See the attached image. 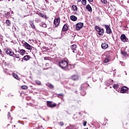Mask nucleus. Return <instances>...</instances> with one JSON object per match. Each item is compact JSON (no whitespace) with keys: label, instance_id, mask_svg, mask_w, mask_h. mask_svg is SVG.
Returning a JSON list of instances; mask_svg holds the SVG:
<instances>
[{"label":"nucleus","instance_id":"f257e3e1","mask_svg":"<svg viewBox=\"0 0 129 129\" xmlns=\"http://www.w3.org/2000/svg\"><path fill=\"white\" fill-rule=\"evenodd\" d=\"M59 66L63 69V70H70L71 69L72 66L71 64H68V62L65 60H62L59 62Z\"/></svg>","mask_w":129,"mask_h":129},{"label":"nucleus","instance_id":"f03ea898","mask_svg":"<svg viewBox=\"0 0 129 129\" xmlns=\"http://www.w3.org/2000/svg\"><path fill=\"white\" fill-rule=\"evenodd\" d=\"M6 53L8 55H10V56H13L14 58H17V59H20V54L17 53H15L13 51H11L10 49H7Z\"/></svg>","mask_w":129,"mask_h":129},{"label":"nucleus","instance_id":"7ed1b4c3","mask_svg":"<svg viewBox=\"0 0 129 129\" xmlns=\"http://www.w3.org/2000/svg\"><path fill=\"white\" fill-rule=\"evenodd\" d=\"M95 30L97 32H98V35L99 36H103V34L104 33V30L103 29H101L99 26H96Z\"/></svg>","mask_w":129,"mask_h":129},{"label":"nucleus","instance_id":"20e7f679","mask_svg":"<svg viewBox=\"0 0 129 129\" xmlns=\"http://www.w3.org/2000/svg\"><path fill=\"white\" fill-rule=\"evenodd\" d=\"M23 45L24 46V48H25V49L29 50L30 51H31L33 48H34V47L30 45L29 43H28V42H24L23 43Z\"/></svg>","mask_w":129,"mask_h":129},{"label":"nucleus","instance_id":"39448f33","mask_svg":"<svg viewBox=\"0 0 129 129\" xmlns=\"http://www.w3.org/2000/svg\"><path fill=\"white\" fill-rule=\"evenodd\" d=\"M83 27V23H78L76 25V30L77 31H80V29H82Z\"/></svg>","mask_w":129,"mask_h":129},{"label":"nucleus","instance_id":"423d86ee","mask_svg":"<svg viewBox=\"0 0 129 129\" xmlns=\"http://www.w3.org/2000/svg\"><path fill=\"white\" fill-rule=\"evenodd\" d=\"M47 105L48 107H56V103H52V102L47 101Z\"/></svg>","mask_w":129,"mask_h":129},{"label":"nucleus","instance_id":"0eeeda50","mask_svg":"<svg viewBox=\"0 0 129 129\" xmlns=\"http://www.w3.org/2000/svg\"><path fill=\"white\" fill-rule=\"evenodd\" d=\"M60 24V18H55L54 20V25L55 27H58Z\"/></svg>","mask_w":129,"mask_h":129},{"label":"nucleus","instance_id":"6e6552de","mask_svg":"<svg viewBox=\"0 0 129 129\" xmlns=\"http://www.w3.org/2000/svg\"><path fill=\"white\" fill-rule=\"evenodd\" d=\"M105 27L106 30L107 34H110L111 33V29L109 27V26L105 25Z\"/></svg>","mask_w":129,"mask_h":129},{"label":"nucleus","instance_id":"1a4fd4ad","mask_svg":"<svg viewBox=\"0 0 129 129\" xmlns=\"http://www.w3.org/2000/svg\"><path fill=\"white\" fill-rule=\"evenodd\" d=\"M127 90H128V88L126 87H123L120 90V92L121 93H125Z\"/></svg>","mask_w":129,"mask_h":129},{"label":"nucleus","instance_id":"9d476101","mask_svg":"<svg viewBox=\"0 0 129 129\" xmlns=\"http://www.w3.org/2000/svg\"><path fill=\"white\" fill-rule=\"evenodd\" d=\"M76 48H77V45H76V44H73L72 45L71 49L73 53H77V51H76Z\"/></svg>","mask_w":129,"mask_h":129},{"label":"nucleus","instance_id":"9b49d317","mask_svg":"<svg viewBox=\"0 0 129 129\" xmlns=\"http://www.w3.org/2000/svg\"><path fill=\"white\" fill-rule=\"evenodd\" d=\"M120 39L122 42H125V41H126V37L125 36V35L121 34Z\"/></svg>","mask_w":129,"mask_h":129},{"label":"nucleus","instance_id":"f8f14e48","mask_svg":"<svg viewBox=\"0 0 129 129\" xmlns=\"http://www.w3.org/2000/svg\"><path fill=\"white\" fill-rule=\"evenodd\" d=\"M30 59H31V56L28 55L24 56L23 58V59L25 61H28V60H30Z\"/></svg>","mask_w":129,"mask_h":129},{"label":"nucleus","instance_id":"ddd939ff","mask_svg":"<svg viewBox=\"0 0 129 129\" xmlns=\"http://www.w3.org/2000/svg\"><path fill=\"white\" fill-rule=\"evenodd\" d=\"M101 47L102 49H107L108 48V44L107 43H102L101 44Z\"/></svg>","mask_w":129,"mask_h":129},{"label":"nucleus","instance_id":"4468645a","mask_svg":"<svg viewBox=\"0 0 129 129\" xmlns=\"http://www.w3.org/2000/svg\"><path fill=\"white\" fill-rule=\"evenodd\" d=\"M70 19L71 20V21L75 22L76 21H77V17H76L75 16L73 15L70 17Z\"/></svg>","mask_w":129,"mask_h":129},{"label":"nucleus","instance_id":"2eb2a0df","mask_svg":"<svg viewBox=\"0 0 129 129\" xmlns=\"http://www.w3.org/2000/svg\"><path fill=\"white\" fill-rule=\"evenodd\" d=\"M78 78H79V77H78V76H77V75H73L72 76V79L73 80H74V81H75V80H78Z\"/></svg>","mask_w":129,"mask_h":129},{"label":"nucleus","instance_id":"dca6fc26","mask_svg":"<svg viewBox=\"0 0 129 129\" xmlns=\"http://www.w3.org/2000/svg\"><path fill=\"white\" fill-rule=\"evenodd\" d=\"M86 9L88 10L89 12H92V8H91V6L89 4L87 5Z\"/></svg>","mask_w":129,"mask_h":129},{"label":"nucleus","instance_id":"f3484780","mask_svg":"<svg viewBox=\"0 0 129 129\" xmlns=\"http://www.w3.org/2000/svg\"><path fill=\"white\" fill-rule=\"evenodd\" d=\"M62 31L63 32H66V31H68V26H67V25H64L62 28Z\"/></svg>","mask_w":129,"mask_h":129},{"label":"nucleus","instance_id":"a211bd4d","mask_svg":"<svg viewBox=\"0 0 129 129\" xmlns=\"http://www.w3.org/2000/svg\"><path fill=\"white\" fill-rule=\"evenodd\" d=\"M29 24L32 29H36V26H35V24L32 21L29 22Z\"/></svg>","mask_w":129,"mask_h":129},{"label":"nucleus","instance_id":"6ab92c4d","mask_svg":"<svg viewBox=\"0 0 129 129\" xmlns=\"http://www.w3.org/2000/svg\"><path fill=\"white\" fill-rule=\"evenodd\" d=\"M19 53H20V55L24 56L25 53H26V50H25V49H21L19 51Z\"/></svg>","mask_w":129,"mask_h":129},{"label":"nucleus","instance_id":"aec40b11","mask_svg":"<svg viewBox=\"0 0 129 129\" xmlns=\"http://www.w3.org/2000/svg\"><path fill=\"white\" fill-rule=\"evenodd\" d=\"M121 53L123 56H124V57H127L128 55H127V53L125 51H121Z\"/></svg>","mask_w":129,"mask_h":129},{"label":"nucleus","instance_id":"412c9836","mask_svg":"<svg viewBox=\"0 0 129 129\" xmlns=\"http://www.w3.org/2000/svg\"><path fill=\"white\" fill-rule=\"evenodd\" d=\"M39 16H40V17H41V18H44L45 19H47V16L44 15V14H43L42 13L40 12L38 14Z\"/></svg>","mask_w":129,"mask_h":129},{"label":"nucleus","instance_id":"4be33fe9","mask_svg":"<svg viewBox=\"0 0 129 129\" xmlns=\"http://www.w3.org/2000/svg\"><path fill=\"white\" fill-rule=\"evenodd\" d=\"M6 23L8 27H11V21L7 20H6Z\"/></svg>","mask_w":129,"mask_h":129},{"label":"nucleus","instance_id":"5701e85b","mask_svg":"<svg viewBox=\"0 0 129 129\" xmlns=\"http://www.w3.org/2000/svg\"><path fill=\"white\" fill-rule=\"evenodd\" d=\"M12 75L15 79H17V80H19V76H18V75H16L15 73H13Z\"/></svg>","mask_w":129,"mask_h":129},{"label":"nucleus","instance_id":"b1692460","mask_svg":"<svg viewBox=\"0 0 129 129\" xmlns=\"http://www.w3.org/2000/svg\"><path fill=\"white\" fill-rule=\"evenodd\" d=\"M72 9L73 11H77V6H76V5H73Z\"/></svg>","mask_w":129,"mask_h":129},{"label":"nucleus","instance_id":"393cba45","mask_svg":"<svg viewBox=\"0 0 129 129\" xmlns=\"http://www.w3.org/2000/svg\"><path fill=\"white\" fill-rule=\"evenodd\" d=\"M22 89H24L25 90L28 89V86L24 85L21 87Z\"/></svg>","mask_w":129,"mask_h":129},{"label":"nucleus","instance_id":"a878e982","mask_svg":"<svg viewBox=\"0 0 129 129\" xmlns=\"http://www.w3.org/2000/svg\"><path fill=\"white\" fill-rule=\"evenodd\" d=\"M35 83L37 84L38 85H41V82L39 80H36L35 81Z\"/></svg>","mask_w":129,"mask_h":129},{"label":"nucleus","instance_id":"bb28decb","mask_svg":"<svg viewBox=\"0 0 129 129\" xmlns=\"http://www.w3.org/2000/svg\"><path fill=\"white\" fill-rule=\"evenodd\" d=\"M113 87L114 88V89H117L118 88V85L114 84L113 85Z\"/></svg>","mask_w":129,"mask_h":129},{"label":"nucleus","instance_id":"cd10ccee","mask_svg":"<svg viewBox=\"0 0 129 129\" xmlns=\"http://www.w3.org/2000/svg\"><path fill=\"white\" fill-rule=\"evenodd\" d=\"M82 4L83 6H86V0H82Z\"/></svg>","mask_w":129,"mask_h":129},{"label":"nucleus","instance_id":"c85d7f7f","mask_svg":"<svg viewBox=\"0 0 129 129\" xmlns=\"http://www.w3.org/2000/svg\"><path fill=\"white\" fill-rule=\"evenodd\" d=\"M104 63H107L108 62H109V58H106L105 60H103Z\"/></svg>","mask_w":129,"mask_h":129},{"label":"nucleus","instance_id":"c756f323","mask_svg":"<svg viewBox=\"0 0 129 129\" xmlns=\"http://www.w3.org/2000/svg\"><path fill=\"white\" fill-rule=\"evenodd\" d=\"M102 4H107V0H101Z\"/></svg>","mask_w":129,"mask_h":129},{"label":"nucleus","instance_id":"7c9ffc66","mask_svg":"<svg viewBox=\"0 0 129 129\" xmlns=\"http://www.w3.org/2000/svg\"><path fill=\"white\" fill-rule=\"evenodd\" d=\"M48 87H49V88L53 89L54 88V86L52 84H49L48 85Z\"/></svg>","mask_w":129,"mask_h":129},{"label":"nucleus","instance_id":"2f4dec72","mask_svg":"<svg viewBox=\"0 0 129 129\" xmlns=\"http://www.w3.org/2000/svg\"><path fill=\"white\" fill-rule=\"evenodd\" d=\"M41 27H42L43 28H47V25H46V24L44 23L43 24H42L41 25Z\"/></svg>","mask_w":129,"mask_h":129},{"label":"nucleus","instance_id":"473e14b6","mask_svg":"<svg viewBox=\"0 0 129 129\" xmlns=\"http://www.w3.org/2000/svg\"><path fill=\"white\" fill-rule=\"evenodd\" d=\"M59 96H61L62 97H63V96H64V95L63 94H59L58 95V97H59Z\"/></svg>","mask_w":129,"mask_h":129},{"label":"nucleus","instance_id":"72a5a7b5","mask_svg":"<svg viewBox=\"0 0 129 129\" xmlns=\"http://www.w3.org/2000/svg\"><path fill=\"white\" fill-rule=\"evenodd\" d=\"M64 123H63V122H59V125H61V126H62V125H63Z\"/></svg>","mask_w":129,"mask_h":129},{"label":"nucleus","instance_id":"f704fd0d","mask_svg":"<svg viewBox=\"0 0 129 129\" xmlns=\"http://www.w3.org/2000/svg\"><path fill=\"white\" fill-rule=\"evenodd\" d=\"M86 123H87L86 121H84V122H83V125H84V126H86Z\"/></svg>","mask_w":129,"mask_h":129},{"label":"nucleus","instance_id":"c9c22d12","mask_svg":"<svg viewBox=\"0 0 129 129\" xmlns=\"http://www.w3.org/2000/svg\"><path fill=\"white\" fill-rule=\"evenodd\" d=\"M44 60H49V57H44Z\"/></svg>","mask_w":129,"mask_h":129},{"label":"nucleus","instance_id":"e433bc0d","mask_svg":"<svg viewBox=\"0 0 129 129\" xmlns=\"http://www.w3.org/2000/svg\"><path fill=\"white\" fill-rule=\"evenodd\" d=\"M88 2H93V0H88Z\"/></svg>","mask_w":129,"mask_h":129},{"label":"nucleus","instance_id":"4c0bfd02","mask_svg":"<svg viewBox=\"0 0 129 129\" xmlns=\"http://www.w3.org/2000/svg\"><path fill=\"white\" fill-rule=\"evenodd\" d=\"M11 114L10 113V112H9L8 113V116H11V115H10Z\"/></svg>","mask_w":129,"mask_h":129},{"label":"nucleus","instance_id":"58836bf2","mask_svg":"<svg viewBox=\"0 0 129 129\" xmlns=\"http://www.w3.org/2000/svg\"><path fill=\"white\" fill-rule=\"evenodd\" d=\"M11 14H14V12L12 11Z\"/></svg>","mask_w":129,"mask_h":129},{"label":"nucleus","instance_id":"ea45409f","mask_svg":"<svg viewBox=\"0 0 129 129\" xmlns=\"http://www.w3.org/2000/svg\"><path fill=\"white\" fill-rule=\"evenodd\" d=\"M2 53V50L0 49V54Z\"/></svg>","mask_w":129,"mask_h":129},{"label":"nucleus","instance_id":"a19ab883","mask_svg":"<svg viewBox=\"0 0 129 129\" xmlns=\"http://www.w3.org/2000/svg\"><path fill=\"white\" fill-rule=\"evenodd\" d=\"M78 2H81V0H78Z\"/></svg>","mask_w":129,"mask_h":129},{"label":"nucleus","instance_id":"79ce46f5","mask_svg":"<svg viewBox=\"0 0 129 129\" xmlns=\"http://www.w3.org/2000/svg\"><path fill=\"white\" fill-rule=\"evenodd\" d=\"M47 64H48V63H46V65H47Z\"/></svg>","mask_w":129,"mask_h":129}]
</instances>
